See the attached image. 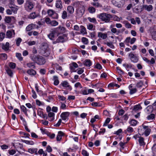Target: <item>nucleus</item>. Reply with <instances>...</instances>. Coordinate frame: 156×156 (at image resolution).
Listing matches in <instances>:
<instances>
[{"label":"nucleus","instance_id":"nucleus-1","mask_svg":"<svg viewBox=\"0 0 156 156\" xmlns=\"http://www.w3.org/2000/svg\"><path fill=\"white\" fill-rule=\"evenodd\" d=\"M97 17L101 19L102 21L106 23H108L112 18V16L110 14L106 13H101L98 15Z\"/></svg>","mask_w":156,"mask_h":156},{"label":"nucleus","instance_id":"nucleus-2","mask_svg":"<svg viewBox=\"0 0 156 156\" xmlns=\"http://www.w3.org/2000/svg\"><path fill=\"white\" fill-rule=\"evenodd\" d=\"M31 59L35 62L40 65H42L45 62L44 59L42 56L39 55H34L31 57Z\"/></svg>","mask_w":156,"mask_h":156},{"label":"nucleus","instance_id":"nucleus-3","mask_svg":"<svg viewBox=\"0 0 156 156\" xmlns=\"http://www.w3.org/2000/svg\"><path fill=\"white\" fill-rule=\"evenodd\" d=\"M41 53L44 56H48L50 54V52L48 49V46L47 44H44L41 47Z\"/></svg>","mask_w":156,"mask_h":156},{"label":"nucleus","instance_id":"nucleus-4","mask_svg":"<svg viewBox=\"0 0 156 156\" xmlns=\"http://www.w3.org/2000/svg\"><path fill=\"white\" fill-rule=\"evenodd\" d=\"M34 4L30 0H27L25 4L24 8L28 11H30L34 8Z\"/></svg>","mask_w":156,"mask_h":156},{"label":"nucleus","instance_id":"nucleus-5","mask_svg":"<svg viewBox=\"0 0 156 156\" xmlns=\"http://www.w3.org/2000/svg\"><path fill=\"white\" fill-rule=\"evenodd\" d=\"M47 13L48 16L53 19H57L58 16L57 13L53 9H49L47 10Z\"/></svg>","mask_w":156,"mask_h":156},{"label":"nucleus","instance_id":"nucleus-6","mask_svg":"<svg viewBox=\"0 0 156 156\" xmlns=\"http://www.w3.org/2000/svg\"><path fill=\"white\" fill-rule=\"evenodd\" d=\"M85 9L83 6L79 7L76 10L77 16L78 17H81L84 14Z\"/></svg>","mask_w":156,"mask_h":156},{"label":"nucleus","instance_id":"nucleus-7","mask_svg":"<svg viewBox=\"0 0 156 156\" xmlns=\"http://www.w3.org/2000/svg\"><path fill=\"white\" fill-rule=\"evenodd\" d=\"M112 4L118 8H121L123 5L124 0H112Z\"/></svg>","mask_w":156,"mask_h":156},{"label":"nucleus","instance_id":"nucleus-8","mask_svg":"<svg viewBox=\"0 0 156 156\" xmlns=\"http://www.w3.org/2000/svg\"><path fill=\"white\" fill-rule=\"evenodd\" d=\"M58 35L56 30L54 29L50 31V34L48 35V37L51 40H53L55 37Z\"/></svg>","mask_w":156,"mask_h":156},{"label":"nucleus","instance_id":"nucleus-9","mask_svg":"<svg viewBox=\"0 0 156 156\" xmlns=\"http://www.w3.org/2000/svg\"><path fill=\"white\" fill-rule=\"evenodd\" d=\"M142 126L144 129V132L142 133V134H144V135L147 136L149 135L151 132V129L149 128L148 126H146L144 124L142 125Z\"/></svg>","mask_w":156,"mask_h":156},{"label":"nucleus","instance_id":"nucleus-10","mask_svg":"<svg viewBox=\"0 0 156 156\" xmlns=\"http://www.w3.org/2000/svg\"><path fill=\"white\" fill-rule=\"evenodd\" d=\"M54 29L56 30L58 35L60 34L64 33L66 31V28L60 26L56 28H55Z\"/></svg>","mask_w":156,"mask_h":156},{"label":"nucleus","instance_id":"nucleus-11","mask_svg":"<svg viewBox=\"0 0 156 156\" xmlns=\"http://www.w3.org/2000/svg\"><path fill=\"white\" fill-rule=\"evenodd\" d=\"M148 32L150 33L153 39L156 40V29L151 28L148 30Z\"/></svg>","mask_w":156,"mask_h":156},{"label":"nucleus","instance_id":"nucleus-12","mask_svg":"<svg viewBox=\"0 0 156 156\" xmlns=\"http://www.w3.org/2000/svg\"><path fill=\"white\" fill-rule=\"evenodd\" d=\"M129 56L130 58L131 62H136L138 61V58L133 53L130 52L129 54Z\"/></svg>","mask_w":156,"mask_h":156},{"label":"nucleus","instance_id":"nucleus-13","mask_svg":"<svg viewBox=\"0 0 156 156\" xmlns=\"http://www.w3.org/2000/svg\"><path fill=\"white\" fill-rule=\"evenodd\" d=\"M60 85L62 86L63 87L65 88H67L68 89L71 90L72 89V88L70 86L68 82L66 81H62L60 84Z\"/></svg>","mask_w":156,"mask_h":156},{"label":"nucleus","instance_id":"nucleus-14","mask_svg":"<svg viewBox=\"0 0 156 156\" xmlns=\"http://www.w3.org/2000/svg\"><path fill=\"white\" fill-rule=\"evenodd\" d=\"M69 115V113L68 112H63L61 113L60 116L62 119L64 120L67 121L68 120V117Z\"/></svg>","mask_w":156,"mask_h":156},{"label":"nucleus","instance_id":"nucleus-15","mask_svg":"<svg viewBox=\"0 0 156 156\" xmlns=\"http://www.w3.org/2000/svg\"><path fill=\"white\" fill-rule=\"evenodd\" d=\"M67 37L65 35L59 36L56 39V42L57 43L63 42L66 40Z\"/></svg>","mask_w":156,"mask_h":156},{"label":"nucleus","instance_id":"nucleus-16","mask_svg":"<svg viewBox=\"0 0 156 156\" xmlns=\"http://www.w3.org/2000/svg\"><path fill=\"white\" fill-rule=\"evenodd\" d=\"M55 6L56 8L61 9L63 7L61 0H56Z\"/></svg>","mask_w":156,"mask_h":156},{"label":"nucleus","instance_id":"nucleus-17","mask_svg":"<svg viewBox=\"0 0 156 156\" xmlns=\"http://www.w3.org/2000/svg\"><path fill=\"white\" fill-rule=\"evenodd\" d=\"M15 20L14 17L13 16L5 17V22L7 23H9L12 21L14 22Z\"/></svg>","mask_w":156,"mask_h":156},{"label":"nucleus","instance_id":"nucleus-18","mask_svg":"<svg viewBox=\"0 0 156 156\" xmlns=\"http://www.w3.org/2000/svg\"><path fill=\"white\" fill-rule=\"evenodd\" d=\"M37 26L35 24H31L27 26L26 29L27 31H30L33 29H34L36 27H37Z\"/></svg>","mask_w":156,"mask_h":156},{"label":"nucleus","instance_id":"nucleus-19","mask_svg":"<svg viewBox=\"0 0 156 156\" xmlns=\"http://www.w3.org/2000/svg\"><path fill=\"white\" fill-rule=\"evenodd\" d=\"M67 11L69 14H72L74 12V8L72 6L69 5L67 7Z\"/></svg>","mask_w":156,"mask_h":156},{"label":"nucleus","instance_id":"nucleus-20","mask_svg":"<svg viewBox=\"0 0 156 156\" xmlns=\"http://www.w3.org/2000/svg\"><path fill=\"white\" fill-rule=\"evenodd\" d=\"M38 16V14L35 12L30 13L28 16V17L30 19H34Z\"/></svg>","mask_w":156,"mask_h":156},{"label":"nucleus","instance_id":"nucleus-21","mask_svg":"<svg viewBox=\"0 0 156 156\" xmlns=\"http://www.w3.org/2000/svg\"><path fill=\"white\" fill-rule=\"evenodd\" d=\"M15 34L14 30H11L8 31L6 33V36L9 38H11L12 35L14 36Z\"/></svg>","mask_w":156,"mask_h":156},{"label":"nucleus","instance_id":"nucleus-22","mask_svg":"<svg viewBox=\"0 0 156 156\" xmlns=\"http://www.w3.org/2000/svg\"><path fill=\"white\" fill-rule=\"evenodd\" d=\"M153 108L151 105L148 106L146 108V112L148 114L151 113L153 112Z\"/></svg>","mask_w":156,"mask_h":156},{"label":"nucleus","instance_id":"nucleus-23","mask_svg":"<svg viewBox=\"0 0 156 156\" xmlns=\"http://www.w3.org/2000/svg\"><path fill=\"white\" fill-rule=\"evenodd\" d=\"M9 7L11 9L12 12H13L14 14L17 13V11L19 8V7L17 6H15L13 7L9 5Z\"/></svg>","mask_w":156,"mask_h":156},{"label":"nucleus","instance_id":"nucleus-24","mask_svg":"<svg viewBox=\"0 0 156 156\" xmlns=\"http://www.w3.org/2000/svg\"><path fill=\"white\" fill-rule=\"evenodd\" d=\"M98 37H101L103 39H105L107 37V34L99 32L98 33Z\"/></svg>","mask_w":156,"mask_h":156},{"label":"nucleus","instance_id":"nucleus-25","mask_svg":"<svg viewBox=\"0 0 156 156\" xmlns=\"http://www.w3.org/2000/svg\"><path fill=\"white\" fill-rule=\"evenodd\" d=\"M64 135L63 132L61 131H59L58 133V134L57 135L56 137V140L57 141H60L62 138V136Z\"/></svg>","mask_w":156,"mask_h":156},{"label":"nucleus","instance_id":"nucleus-26","mask_svg":"<svg viewBox=\"0 0 156 156\" xmlns=\"http://www.w3.org/2000/svg\"><path fill=\"white\" fill-rule=\"evenodd\" d=\"M2 49L5 51H7L9 48V43L8 42L2 44Z\"/></svg>","mask_w":156,"mask_h":156},{"label":"nucleus","instance_id":"nucleus-27","mask_svg":"<svg viewBox=\"0 0 156 156\" xmlns=\"http://www.w3.org/2000/svg\"><path fill=\"white\" fill-rule=\"evenodd\" d=\"M55 114L52 112H50L48 113V116L50 118L49 120L50 121H52L54 120Z\"/></svg>","mask_w":156,"mask_h":156},{"label":"nucleus","instance_id":"nucleus-28","mask_svg":"<svg viewBox=\"0 0 156 156\" xmlns=\"http://www.w3.org/2000/svg\"><path fill=\"white\" fill-rule=\"evenodd\" d=\"M37 148H29L28 149V151L32 154L35 153V154H37Z\"/></svg>","mask_w":156,"mask_h":156},{"label":"nucleus","instance_id":"nucleus-29","mask_svg":"<svg viewBox=\"0 0 156 156\" xmlns=\"http://www.w3.org/2000/svg\"><path fill=\"white\" fill-rule=\"evenodd\" d=\"M122 66H123L125 67L127 71L129 70V69L132 68V66L131 64H128L127 63H124L123 64Z\"/></svg>","mask_w":156,"mask_h":156},{"label":"nucleus","instance_id":"nucleus-30","mask_svg":"<svg viewBox=\"0 0 156 156\" xmlns=\"http://www.w3.org/2000/svg\"><path fill=\"white\" fill-rule=\"evenodd\" d=\"M91 4L96 8L101 7L102 6L98 2H92Z\"/></svg>","mask_w":156,"mask_h":156},{"label":"nucleus","instance_id":"nucleus-31","mask_svg":"<svg viewBox=\"0 0 156 156\" xmlns=\"http://www.w3.org/2000/svg\"><path fill=\"white\" fill-rule=\"evenodd\" d=\"M144 8L147 11H150L152 10L153 7L151 5H145L144 6Z\"/></svg>","mask_w":156,"mask_h":156},{"label":"nucleus","instance_id":"nucleus-32","mask_svg":"<svg viewBox=\"0 0 156 156\" xmlns=\"http://www.w3.org/2000/svg\"><path fill=\"white\" fill-rule=\"evenodd\" d=\"M88 12L90 13H94L96 11V9L93 7L92 6H89L88 8Z\"/></svg>","mask_w":156,"mask_h":156},{"label":"nucleus","instance_id":"nucleus-33","mask_svg":"<svg viewBox=\"0 0 156 156\" xmlns=\"http://www.w3.org/2000/svg\"><path fill=\"white\" fill-rule=\"evenodd\" d=\"M53 79L54 80V84L55 85H57L59 83V81L58 79V77L56 76H54L53 77Z\"/></svg>","mask_w":156,"mask_h":156},{"label":"nucleus","instance_id":"nucleus-34","mask_svg":"<svg viewBox=\"0 0 156 156\" xmlns=\"http://www.w3.org/2000/svg\"><path fill=\"white\" fill-rule=\"evenodd\" d=\"M84 65L87 66H91L92 63L91 61L89 59H86L84 62Z\"/></svg>","mask_w":156,"mask_h":156},{"label":"nucleus","instance_id":"nucleus-35","mask_svg":"<svg viewBox=\"0 0 156 156\" xmlns=\"http://www.w3.org/2000/svg\"><path fill=\"white\" fill-rule=\"evenodd\" d=\"M7 55L5 53H2L0 54V58L2 60H5L7 58Z\"/></svg>","mask_w":156,"mask_h":156},{"label":"nucleus","instance_id":"nucleus-36","mask_svg":"<svg viewBox=\"0 0 156 156\" xmlns=\"http://www.w3.org/2000/svg\"><path fill=\"white\" fill-rule=\"evenodd\" d=\"M27 72L30 75L34 76L36 74V71L33 69L28 70Z\"/></svg>","mask_w":156,"mask_h":156},{"label":"nucleus","instance_id":"nucleus-37","mask_svg":"<svg viewBox=\"0 0 156 156\" xmlns=\"http://www.w3.org/2000/svg\"><path fill=\"white\" fill-rule=\"evenodd\" d=\"M88 20L90 22L94 23L95 24L97 23V22L96 19L94 18H91L90 17H88L87 18Z\"/></svg>","mask_w":156,"mask_h":156},{"label":"nucleus","instance_id":"nucleus-38","mask_svg":"<svg viewBox=\"0 0 156 156\" xmlns=\"http://www.w3.org/2000/svg\"><path fill=\"white\" fill-rule=\"evenodd\" d=\"M27 66L28 67L30 68L34 69L35 67L34 64L33 62L28 63L27 64Z\"/></svg>","mask_w":156,"mask_h":156},{"label":"nucleus","instance_id":"nucleus-39","mask_svg":"<svg viewBox=\"0 0 156 156\" xmlns=\"http://www.w3.org/2000/svg\"><path fill=\"white\" fill-rule=\"evenodd\" d=\"M23 142L27 144L33 145L34 144V142L32 140H23Z\"/></svg>","mask_w":156,"mask_h":156},{"label":"nucleus","instance_id":"nucleus-40","mask_svg":"<svg viewBox=\"0 0 156 156\" xmlns=\"http://www.w3.org/2000/svg\"><path fill=\"white\" fill-rule=\"evenodd\" d=\"M58 24V23L55 20H53L51 21L50 25L51 26L55 27Z\"/></svg>","mask_w":156,"mask_h":156},{"label":"nucleus","instance_id":"nucleus-41","mask_svg":"<svg viewBox=\"0 0 156 156\" xmlns=\"http://www.w3.org/2000/svg\"><path fill=\"white\" fill-rule=\"evenodd\" d=\"M38 115L41 117L43 118L44 119H47V116L46 114L43 113V112L42 111L40 112V113H38Z\"/></svg>","mask_w":156,"mask_h":156},{"label":"nucleus","instance_id":"nucleus-42","mask_svg":"<svg viewBox=\"0 0 156 156\" xmlns=\"http://www.w3.org/2000/svg\"><path fill=\"white\" fill-rule=\"evenodd\" d=\"M67 14L66 11L64 10L62 13V18L63 19H65L67 18Z\"/></svg>","mask_w":156,"mask_h":156},{"label":"nucleus","instance_id":"nucleus-43","mask_svg":"<svg viewBox=\"0 0 156 156\" xmlns=\"http://www.w3.org/2000/svg\"><path fill=\"white\" fill-rule=\"evenodd\" d=\"M133 131V128L130 126H129L127 129L125 130V132L126 133L127 132L129 133H131Z\"/></svg>","mask_w":156,"mask_h":156},{"label":"nucleus","instance_id":"nucleus-44","mask_svg":"<svg viewBox=\"0 0 156 156\" xmlns=\"http://www.w3.org/2000/svg\"><path fill=\"white\" fill-rule=\"evenodd\" d=\"M123 23L125 25V26L126 28H129L131 27L132 26L131 24L127 21H123Z\"/></svg>","mask_w":156,"mask_h":156},{"label":"nucleus","instance_id":"nucleus-45","mask_svg":"<svg viewBox=\"0 0 156 156\" xmlns=\"http://www.w3.org/2000/svg\"><path fill=\"white\" fill-rule=\"evenodd\" d=\"M142 108V107L140 106V104H138L135 105L133 109V110L135 111H137L140 109H141Z\"/></svg>","mask_w":156,"mask_h":156},{"label":"nucleus","instance_id":"nucleus-46","mask_svg":"<svg viewBox=\"0 0 156 156\" xmlns=\"http://www.w3.org/2000/svg\"><path fill=\"white\" fill-rule=\"evenodd\" d=\"M139 142L140 145L141 146L144 145L145 144V143L144 141V139L142 137H140V138H139Z\"/></svg>","mask_w":156,"mask_h":156},{"label":"nucleus","instance_id":"nucleus-47","mask_svg":"<svg viewBox=\"0 0 156 156\" xmlns=\"http://www.w3.org/2000/svg\"><path fill=\"white\" fill-rule=\"evenodd\" d=\"M155 118V115L153 114H151L148 115L147 117V119L148 120H151Z\"/></svg>","mask_w":156,"mask_h":156},{"label":"nucleus","instance_id":"nucleus-48","mask_svg":"<svg viewBox=\"0 0 156 156\" xmlns=\"http://www.w3.org/2000/svg\"><path fill=\"white\" fill-rule=\"evenodd\" d=\"M129 123L131 126H135L137 124V121L135 119H133L129 122Z\"/></svg>","mask_w":156,"mask_h":156},{"label":"nucleus","instance_id":"nucleus-49","mask_svg":"<svg viewBox=\"0 0 156 156\" xmlns=\"http://www.w3.org/2000/svg\"><path fill=\"white\" fill-rule=\"evenodd\" d=\"M80 28V32H81V33L83 34H86L87 32L86 31V29L83 26H81Z\"/></svg>","mask_w":156,"mask_h":156},{"label":"nucleus","instance_id":"nucleus-50","mask_svg":"<svg viewBox=\"0 0 156 156\" xmlns=\"http://www.w3.org/2000/svg\"><path fill=\"white\" fill-rule=\"evenodd\" d=\"M117 71L120 75H122L124 73V72L119 67H117L116 68Z\"/></svg>","mask_w":156,"mask_h":156},{"label":"nucleus","instance_id":"nucleus-51","mask_svg":"<svg viewBox=\"0 0 156 156\" xmlns=\"http://www.w3.org/2000/svg\"><path fill=\"white\" fill-rule=\"evenodd\" d=\"M82 41L85 44H87L88 43V39L85 37H83L82 38Z\"/></svg>","mask_w":156,"mask_h":156},{"label":"nucleus","instance_id":"nucleus-52","mask_svg":"<svg viewBox=\"0 0 156 156\" xmlns=\"http://www.w3.org/2000/svg\"><path fill=\"white\" fill-rule=\"evenodd\" d=\"M22 39L20 37H18L16 40V44L17 46H18L20 45V43L22 41Z\"/></svg>","mask_w":156,"mask_h":156},{"label":"nucleus","instance_id":"nucleus-53","mask_svg":"<svg viewBox=\"0 0 156 156\" xmlns=\"http://www.w3.org/2000/svg\"><path fill=\"white\" fill-rule=\"evenodd\" d=\"M20 108L21 111L23 112L24 113L27 114V108H26L23 105L20 106Z\"/></svg>","mask_w":156,"mask_h":156},{"label":"nucleus","instance_id":"nucleus-54","mask_svg":"<svg viewBox=\"0 0 156 156\" xmlns=\"http://www.w3.org/2000/svg\"><path fill=\"white\" fill-rule=\"evenodd\" d=\"M9 66L12 69H14L16 67V64L13 62H10L9 63Z\"/></svg>","mask_w":156,"mask_h":156},{"label":"nucleus","instance_id":"nucleus-55","mask_svg":"<svg viewBox=\"0 0 156 156\" xmlns=\"http://www.w3.org/2000/svg\"><path fill=\"white\" fill-rule=\"evenodd\" d=\"M16 56L20 60L22 61L23 60V58L21 56V55L20 53H16Z\"/></svg>","mask_w":156,"mask_h":156},{"label":"nucleus","instance_id":"nucleus-56","mask_svg":"<svg viewBox=\"0 0 156 156\" xmlns=\"http://www.w3.org/2000/svg\"><path fill=\"white\" fill-rule=\"evenodd\" d=\"M136 91L137 90L136 88L130 89L129 94H132L135 93L136 92Z\"/></svg>","mask_w":156,"mask_h":156},{"label":"nucleus","instance_id":"nucleus-57","mask_svg":"<svg viewBox=\"0 0 156 156\" xmlns=\"http://www.w3.org/2000/svg\"><path fill=\"white\" fill-rule=\"evenodd\" d=\"M51 19L50 18L47 17L45 18V23L48 24H50L51 23Z\"/></svg>","mask_w":156,"mask_h":156},{"label":"nucleus","instance_id":"nucleus-58","mask_svg":"<svg viewBox=\"0 0 156 156\" xmlns=\"http://www.w3.org/2000/svg\"><path fill=\"white\" fill-rule=\"evenodd\" d=\"M110 121V119L109 118H107L106 120H105V122L103 126H107V124Z\"/></svg>","mask_w":156,"mask_h":156},{"label":"nucleus","instance_id":"nucleus-59","mask_svg":"<svg viewBox=\"0 0 156 156\" xmlns=\"http://www.w3.org/2000/svg\"><path fill=\"white\" fill-rule=\"evenodd\" d=\"M106 44L112 48H114L115 47L114 46L112 42H108Z\"/></svg>","mask_w":156,"mask_h":156},{"label":"nucleus","instance_id":"nucleus-60","mask_svg":"<svg viewBox=\"0 0 156 156\" xmlns=\"http://www.w3.org/2000/svg\"><path fill=\"white\" fill-rule=\"evenodd\" d=\"M7 72L8 74L10 76H12L13 73L12 71L10 69H8L7 70Z\"/></svg>","mask_w":156,"mask_h":156},{"label":"nucleus","instance_id":"nucleus-61","mask_svg":"<svg viewBox=\"0 0 156 156\" xmlns=\"http://www.w3.org/2000/svg\"><path fill=\"white\" fill-rule=\"evenodd\" d=\"M54 66L57 70H61L62 69V67L57 64H55Z\"/></svg>","mask_w":156,"mask_h":156},{"label":"nucleus","instance_id":"nucleus-62","mask_svg":"<svg viewBox=\"0 0 156 156\" xmlns=\"http://www.w3.org/2000/svg\"><path fill=\"white\" fill-rule=\"evenodd\" d=\"M58 97L59 99L62 101H64L66 99V98L63 96L58 95Z\"/></svg>","mask_w":156,"mask_h":156},{"label":"nucleus","instance_id":"nucleus-63","mask_svg":"<svg viewBox=\"0 0 156 156\" xmlns=\"http://www.w3.org/2000/svg\"><path fill=\"white\" fill-rule=\"evenodd\" d=\"M82 154L83 155L85 156H89L88 153L85 150H82Z\"/></svg>","mask_w":156,"mask_h":156},{"label":"nucleus","instance_id":"nucleus-64","mask_svg":"<svg viewBox=\"0 0 156 156\" xmlns=\"http://www.w3.org/2000/svg\"><path fill=\"white\" fill-rule=\"evenodd\" d=\"M152 150L153 153L156 152V144H154L152 147Z\"/></svg>","mask_w":156,"mask_h":156}]
</instances>
